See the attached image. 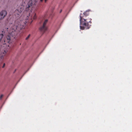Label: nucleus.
<instances>
[{
	"label": "nucleus",
	"instance_id": "7",
	"mask_svg": "<svg viewBox=\"0 0 132 132\" xmlns=\"http://www.w3.org/2000/svg\"><path fill=\"white\" fill-rule=\"evenodd\" d=\"M30 36V34L29 35H28V37L26 38V40H27L28 39V38Z\"/></svg>",
	"mask_w": 132,
	"mask_h": 132
},
{
	"label": "nucleus",
	"instance_id": "4",
	"mask_svg": "<svg viewBox=\"0 0 132 132\" xmlns=\"http://www.w3.org/2000/svg\"><path fill=\"white\" fill-rule=\"evenodd\" d=\"M7 12L6 10L2 11L0 13V20L4 18L7 14Z\"/></svg>",
	"mask_w": 132,
	"mask_h": 132
},
{
	"label": "nucleus",
	"instance_id": "13",
	"mask_svg": "<svg viewBox=\"0 0 132 132\" xmlns=\"http://www.w3.org/2000/svg\"><path fill=\"white\" fill-rule=\"evenodd\" d=\"M29 13H30V12H28V14L29 13Z\"/></svg>",
	"mask_w": 132,
	"mask_h": 132
},
{
	"label": "nucleus",
	"instance_id": "12",
	"mask_svg": "<svg viewBox=\"0 0 132 132\" xmlns=\"http://www.w3.org/2000/svg\"><path fill=\"white\" fill-rule=\"evenodd\" d=\"M47 0H44L45 2H46Z\"/></svg>",
	"mask_w": 132,
	"mask_h": 132
},
{
	"label": "nucleus",
	"instance_id": "10",
	"mask_svg": "<svg viewBox=\"0 0 132 132\" xmlns=\"http://www.w3.org/2000/svg\"><path fill=\"white\" fill-rule=\"evenodd\" d=\"M36 18V15H35H35H34V18H33V19H35V18Z\"/></svg>",
	"mask_w": 132,
	"mask_h": 132
},
{
	"label": "nucleus",
	"instance_id": "2",
	"mask_svg": "<svg viewBox=\"0 0 132 132\" xmlns=\"http://www.w3.org/2000/svg\"><path fill=\"white\" fill-rule=\"evenodd\" d=\"M36 1L32 0H30L28 2L27 5L26 6V11H27L31 9L32 6L35 4Z\"/></svg>",
	"mask_w": 132,
	"mask_h": 132
},
{
	"label": "nucleus",
	"instance_id": "6",
	"mask_svg": "<svg viewBox=\"0 0 132 132\" xmlns=\"http://www.w3.org/2000/svg\"><path fill=\"white\" fill-rule=\"evenodd\" d=\"M47 21H48V20H45V21L44 22V23H43V25H44V26H45L46 24V23L47 22Z\"/></svg>",
	"mask_w": 132,
	"mask_h": 132
},
{
	"label": "nucleus",
	"instance_id": "8",
	"mask_svg": "<svg viewBox=\"0 0 132 132\" xmlns=\"http://www.w3.org/2000/svg\"><path fill=\"white\" fill-rule=\"evenodd\" d=\"M3 95H1L0 97V99H1L3 97Z\"/></svg>",
	"mask_w": 132,
	"mask_h": 132
},
{
	"label": "nucleus",
	"instance_id": "5",
	"mask_svg": "<svg viewBox=\"0 0 132 132\" xmlns=\"http://www.w3.org/2000/svg\"><path fill=\"white\" fill-rule=\"evenodd\" d=\"M40 29L41 31L44 32L46 30L47 28L45 27V26L43 25V26L40 28Z\"/></svg>",
	"mask_w": 132,
	"mask_h": 132
},
{
	"label": "nucleus",
	"instance_id": "3",
	"mask_svg": "<svg viewBox=\"0 0 132 132\" xmlns=\"http://www.w3.org/2000/svg\"><path fill=\"white\" fill-rule=\"evenodd\" d=\"M23 10V9L22 7H19L15 11L14 14L16 17L19 18L21 16V13Z\"/></svg>",
	"mask_w": 132,
	"mask_h": 132
},
{
	"label": "nucleus",
	"instance_id": "11",
	"mask_svg": "<svg viewBox=\"0 0 132 132\" xmlns=\"http://www.w3.org/2000/svg\"><path fill=\"white\" fill-rule=\"evenodd\" d=\"M40 1L41 2H42L43 1V0H40Z\"/></svg>",
	"mask_w": 132,
	"mask_h": 132
},
{
	"label": "nucleus",
	"instance_id": "14",
	"mask_svg": "<svg viewBox=\"0 0 132 132\" xmlns=\"http://www.w3.org/2000/svg\"><path fill=\"white\" fill-rule=\"evenodd\" d=\"M28 15H27V17H28Z\"/></svg>",
	"mask_w": 132,
	"mask_h": 132
},
{
	"label": "nucleus",
	"instance_id": "1",
	"mask_svg": "<svg viewBox=\"0 0 132 132\" xmlns=\"http://www.w3.org/2000/svg\"><path fill=\"white\" fill-rule=\"evenodd\" d=\"M80 28L81 30L85 29H88L89 27L88 26V22H87L86 20L82 17V14H81L80 15Z\"/></svg>",
	"mask_w": 132,
	"mask_h": 132
},
{
	"label": "nucleus",
	"instance_id": "9",
	"mask_svg": "<svg viewBox=\"0 0 132 132\" xmlns=\"http://www.w3.org/2000/svg\"><path fill=\"white\" fill-rule=\"evenodd\" d=\"M5 63H4L3 64V66L2 67V68H4L5 67Z\"/></svg>",
	"mask_w": 132,
	"mask_h": 132
}]
</instances>
